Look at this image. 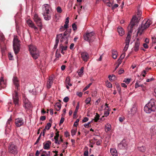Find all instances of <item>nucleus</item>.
Returning a JSON list of instances; mask_svg holds the SVG:
<instances>
[{
	"label": "nucleus",
	"mask_w": 156,
	"mask_h": 156,
	"mask_svg": "<svg viewBox=\"0 0 156 156\" xmlns=\"http://www.w3.org/2000/svg\"><path fill=\"white\" fill-rule=\"evenodd\" d=\"M145 22L144 23V21H143L141 25L139 27L137 34L141 35L144 30L149 27L152 23V21L150 19H148L146 21H145Z\"/></svg>",
	"instance_id": "nucleus-1"
},
{
	"label": "nucleus",
	"mask_w": 156,
	"mask_h": 156,
	"mask_svg": "<svg viewBox=\"0 0 156 156\" xmlns=\"http://www.w3.org/2000/svg\"><path fill=\"white\" fill-rule=\"evenodd\" d=\"M20 41L19 40L17 36H14L13 41V47L16 54L18 53L20 49Z\"/></svg>",
	"instance_id": "nucleus-2"
},
{
	"label": "nucleus",
	"mask_w": 156,
	"mask_h": 156,
	"mask_svg": "<svg viewBox=\"0 0 156 156\" xmlns=\"http://www.w3.org/2000/svg\"><path fill=\"white\" fill-rule=\"evenodd\" d=\"M8 151L9 153L15 155L18 154V152L17 146L13 144H9Z\"/></svg>",
	"instance_id": "nucleus-3"
},
{
	"label": "nucleus",
	"mask_w": 156,
	"mask_h": 156,
	"mask_svg": "<svg viewBox=\"0 0 156 156\" xmlns=\"http://www.w3.org/2000/svg\"><path fill=\"white\" fill-rule=\"evenodd\" d=\"M94 33L93 32L87 33L84 35V39L89 42H92L95 38Z\"/></svg>",
	"instance_id": "nucleus-4"
},
{
	"label": "nucleus",
	"mask_w": 156,
	"mask_h": 156,
	"mask_svg": "<svg viewBox=\"0 0 156 156\" xmlns=\"http://www.w3.org/2000/svg\"><path fill=\"white\" fill-rule=\"evenodd\" d=\"M13 100L14 104L16 106H18L19 105V98L18 96V94L16 90H15L14 93L13 94Z\"/></svg>",
	"instance_id": "nucleus-5"
},
{
	"label": "nucleus",
	"mask_w": 156,
	"mask_h": 156,
	"mask_svg": "<svg viewBox=\"0 0 156 156\" xmlns=\"http://www.w3.org/2000/svg\"><path fill=\"white\" fill-rule=\"evenodd\" d=\"M15 124L16 127H19L24 126V120L22 118H18L15 120Z\"/></svg>",
	"instance_id": "nucleus-6"
},
{
	"label": "nucleus",
	"mask_w": 156,
	"mask_h": 156,
	"mask_svg": "<svg viewBox=\"0 0 156 156\" xmlns=\"http://www.w3.org/2000/svg\"><path fill=\"white\" fill-rule=\"evenodd\" d=\"M12 81L14 85L15 86L16 89L17 90H20L19 85V80L18 78L16 76H14L12 78Z\"/></svg>",
	"instance_id": "nucleus-7"
},
{
	"label": "nucleus",
	"mask_w": 156,
	"mask_h": 156,
	"mask_svg": "<svg viewBox=\"0 0 156 156\" xmlns=\"http://www.w3.org/2000/svg\"><path fill=\"white\" fill-rule=\"evenodd\" d=\"M34 21L38 26L40 27H42V23L41 19L39 17L37 14H35L34 16Z\"/></svg>",
	"instance_id": "nucleus-8"
},
{
	"label": "nucleus",
	"mask_w": 156,
	"mask_h": 156,
	"mask_svg": "<svg viewBox=\"0 0 156 156\" xmlns=\"http://www.w3.org/2000/svg\"><path fill=\"white\" fill-rule=\"evenodd\" d=\"M155 101L154 100L151 99L146 105L149 106L151 109H152L155 111L156 109L155 105Z\"/></svg>",
	"instance_id": "nucleus-9"
},
{
	"label": "nucleus",
	"mask_w": 156,
	"mask_h": 156,
	"mask_svg": "<svg viewBox=\"0 0 156 156\" xmlns=\"http://www.w3.org/2000/svg\"><path fill=\"white\" fill-rule=\"evenodd\" d=\"M127 147V144L125 140H122L118 145V147L120 149L125 150Z\"/></svg>",
	"instance_id": "nucleus-10"
},
{
	"label": "nucleus",
	"mask_w": 156,
	"mask_h": 156,
	"mask_svg": "<svg viewBox=\"0 0 156 156\" xmlns=\"http://www.w3.org/2000/svg\"><path fill=\"white\" fill-rule=\"evenodd\" d=\"M23 101L24 104V107L25 108L29 109L31 106L30 102L25 97L23 98Z\"/></svg>",
	"instance_id": "nucleus-11"
},
{
	"label": "nucleus",
	"mask_w": 156,
	"mask_h": 156,
	"mask_svg": "<svg viewBox=\"0 0 156 156\" xmlns=\"http://www.w3.org/2000/svg\"><path fill=\"white\" fill-rule=\"evenodd\" d=\"M50 8V6L48 4H45L43 6L42 9L43 10V13H49Z\"/></svg>",
	"instance_id": "nucleus-12"
},
{
	"label": "nucleus",
	"mask_w": 156,
	"mask_h": 156,
	"mask_svg": "<svg viewBox=\"0 0 156 156\" xmlns=\"http://www.w3.org/2000/svg\"><path fill=\"white\" fill-rule=\"evenodd\" d=\"M81 57L83 61L87 62L89 58L88 54L86 52H83L81 53Z\"/></svg>",
	"instance_id": "nucleus-13"
},
{
	"label": "nucleus",
	"mask_w": 156,
	"mask_h": 156,
	"mask_svg": "<svg viewBox=\"0 0 156 156\" xmlns=\"http://www.w3.org/2000/svg\"><path fill=\"white\" fill-rule=\"evenodd\" d=\"M51 142L50 140L47 141L46 142L43 143V148L45 150H49L50 148Z\"/></svg>",
	"instance_id": "nucleus-14"
},
{
	"label": "nucleus",
	"mask_w": 156,
	"mask_h": 156,
	"mask_svg": "<svg viewBox=\"0 0 156 156\" xmlns=\"http://www.w3.org/2000/svg\"><path fill=\"white\" fill-rule=\"evenodd\" d=\"M40 52L38 50L35 51L30 54L32 57L35 59H37L40 56Z\"/></svg>",
	"instance_id": "nucleus-15"
},
{
	"label": "nucleus",
	"mask_w": 156,
	"mask_h": 156,
	"mask_svg": "<svg viewBox=\"0 0 156 156\" xmlns=\"http://www.w3.org/2000/svg\"><path fill=\"white\" fill-rule=\"evenodd\" d=\"M140 45V42L137 39L135 42V45L133 48V50L135 51H137L139 50Z\"/></svg>",
	"instance_id": "nucleus-16"
},
{
	"label": "nucleus",
	"mask_w": 156,
	"mask_h": 156,
	"mask_svg": "<svg viewBox=\"0 0 156 156\" xmlns=\"http://www.w3.org/2000/svg\"><path fill=\"white\" fill-rule=\"evenodd\" d=\"M29 49L30 54L34 52L35 51L38 50L36 46L32 44L29 45Z\"/></svg>",
	"instance_id": "nucleus-17"
},
{
	"label": "nucleus",
	"mask_w": 156,
	"mask_h": 156,
	"mask_svg": "<svg viewBox=\"0 0 156 156\" xmlns=\"http://www.w3.org/2000/svg\"><path fill=\"white\" fill-rule=\"evenodd\" d=\"M62 36V34H60L57 35L55 39V44L54 47V49H56V48H57L59 42V38Z\"/></svg>",
	"instance_id": "nucleus-18"
},
{
	"label": "nucleus",
	"mask_w": 156,
	"mask_h": 156,
	"mask_svg": "<svg viewBox=\"0 0 156 156\" xmlns=\"http://www.w3.org/2000/svg\"><path fill=\"white\" fill-rule=\"evenodd\" d=\"M65 85L67 88L68 89H69V86H72V84L70 82V79L69 77L66 78L65 81Z\"/></svg>",
	"instance_id": "nucleus-19"
},
{
	"label": "nucleus",
	"mask_w": 156,
	"mask_h": 156,
	"mask_svg": "<svg viewBox=\"0 0 156 156\" xmlns=\"http://www.w3.org/2000/svg\"><path fill=\"white\" fill-rule=\"evenodd\" d=\"M61 39H60V42H62V43L63 44H67L68 43V37L62 36H62L61 37Z\"/></svg>",
	"instance_id": "nucleus-20"
},
{
	"label": "nucleus",
	"mask_w": 156,
	"mask_h": 156,
	"mask_svg": "<svg viewBox=\"0 0 156 156\" xmlns=\"http://www.w3.org/2000/svg\"><path fill=\"white\" fill-rule=\"evenodd\" d=\"M144 111L147 113H150L154 111L152 109H151L149 106H147L146 105L144 107Z\"/></svg>",
	"instance_id": "nucleus-21"
},
{
	"label": "nucleus",
	"mask_w": 156,
	"mask_h": 156,
	"mask_svg": "<svg viewBox=\"0 0 156 156\" xmlns=\"http://www.w3.org/2000/svg\"><path fill=\"white\" fill-rule=\"evenodd\" d=\"M135 23L131 21L129 26V27L130 28V30L129 33H131L133 32V27L135 26Z\"/></svg>",
	"instance_id": "nucleus-22"
},
{
	"label": "nucleus",
	"mask_w": 156,
	"mask_h": 156,
	"mask_svg": "<svg viewBox=\"0 0 156 156\" xmlns=\"http://www.w3.org/2000/svg\"><path fill=\"white\" fill-rule=\"evenodd\" d=\"M117 31L119 34L120 36H122L124 34V31L123 29L121 27H119L117 28Z\"/></svg>",
	"instance_id": "nucleus-23"
},
{
	"label": "nucleus",
	"mask_w": 156,
	"mask_h": 156,
	"mask_svg": "<svg viewBox=\"0 0 156 156\" xmlns=\"http://www.w3.org/2000/svg\"><path fill=\"white\" fill-rule=\"evenodd\" d=\"M5 83L4 82L3 78L2 77L0 79V90L2 88L4 87V85H5Z\"/></svg>",
	"instance_id": "nucleus-24"
},
{
	"label": "nucleus",
	"mask_w": 156,
	"mask_h": 156,
	"mask_svg": "<svg viewBox=\"0 0 156 156\" xmlns=\"http://www.w3.org/2000/svg\"><path fill=\"white\" fill-rule=\"evenodd\" d=\"M131 33H128L127 37H126V40H125V43L126 44H129V43L130 42V40L131 39V35L130 34Z\"/></svg>",
	"instance_id": "nucleus-25"
},
{
	"label": "nucleus",
	"mask_w": 156,
	"mask_h": 156,
	"mask_svg": "<svg viewBox=\"0 0 156 156\" xmlns=\"http://www.w3.org/2000/svg\"><path fill=\"white\" fill-rule=\"evenodd\" d=\"M53 79L52 77H49L47 82V87L48 88H50L53 83Z\"/></svg>",
	"instance_id": "nucleus-26"
},
{
	"label": "nucleus",
	"mask_w": 156,
	"mask_h": 156,
	"mask_svg": "<svg viewBox=\"0 0 156 156\" xmlns=\"http://www.w3.org/2000/svg\"><path fill=\"white\" fill-rule=\"evenodd\" d=\"M110 153L112 156H118L117 150L113 148L110 149Z\"/></svg>",
	"instance_id": "nucleus-27"
},
{
	"label": "nucleus",
	"mask_w": 156,
	"mask_h": 156,
	"mask_svg": "<svg viewBox=\"0 0 156 156\" xmlns=\"http://www.w3.org/2000/svg\"><path fill=\"white\" fill-rule=\"evenodd\" d=\"M112 57L113 59H115L117 58L118 54L116 50H113L112 51Z\"/></svg>",
	"instance_id": "nucleus-28"
},
{
	"label": "nucleus",
	"mask_w": 156,
	"mask_h": 156,
	"mask_svg": "<svg viewBox=\"0 0 156 156\" xmlns=\"http://www.w3.org/2000/svg\"><path fill=\"white\" fill-rule=\"evenodd\" d=\"M27 23L28 26L32 28H33L35 26L33 22L30 20H27Z\"/></svg>",
	"instance_id": "nucleus-29"
},
{
	"label": "nucleus",
	"mask_w": 156,
	"mask_h": 156,
	"mask_svg": "<svg viewBox=\"0 0 156 156\" xmlns=\"http://www.w3.org/2000/svg\"><path fill=\"white\" fill-rule=\"evenodd\" d=\"M137 111V108L135 105H133L132 108H131L130 112L132 115H134L136 113Z\"/></svg>",
	"instance_id": "nucleus-30"
},
{
	"label": "nucleus",
	"mask_w": 156,
	"mask_h": 156,
	"mask_svg": "<svg viewBox=\"0 0 156 156\" xmlns=\"http://www.w3.org/2000/svg\"><path fill=\"white\" fill-rule=\"evenodd\" d=\"M55 108L57 111H59L61 108V105L59 103H57L55 105Z\"/></svg>",
	"instance_id": "nucleus-31"
},
{
	"label": "nucleus",
	"mask_w": 156,
	"mask_h": 156,
	"mask_svg": "<svg viewBox=\"0 0 156 156\" xmlns=\"http://www.w3.org/2000/svg\"><path fill=\"white\" fill-rule=\"evenodd\" d=\"M111 126L110 124L109 123L107 124L105 126V130L106 132L110 131L111 130Z\"/></svg>",
	"instance_id": "nucleus-32"
},
{
	"label": "nucleus",
	"mask_w": 156,
	"mask_h": 156,
	"mask_svg": "<svg viewBox=\"0 0 156 156\" xmlns=\"http://www.w3.org/2000/svg\"><path fill=\"white\" fill-rule=\"evenodd\" d=\"M49 13H43V15L44 17V19L46 20H49L51 19V16L48 15Z\"/></svg>",
	"instance_id": "nucleus-33"
},
{
	"label": "nucleus",
	"mask_w": 156,
	"mask_h": 156,
	"mask_svg": "<svg viewBox=\"0 0 156 156\" xmlns=\"http://www.w3.org/2000/svg\"><path fill=\"white\" fill-rule=\"evenodd\" d=\"M5 40L4 36L2 33H0V44L1 45L2 44V43Z\"/></svg>",
	"instance_id": "nucleus-34"
},
{
	"label": "nucleus",
	"mask_w": 156,
	"mask_h": 156,
	"mask_svg": "<svg viewBox=\"0 0 156 156\" xmlns=\"http://www.w3.org/2000/svg\"><path fill=\"white\" fill-rule=\"evenodd\" d=\"M65 44L62 43L60 44V47L62 50H66L67 49V46L66 45L64 46Z\"/></svg>",
	"instance_id": "nucleus-35"
},
{
	"label": "nucleus",
	"mask_w": 156,
	"mask_h": 156,
	"mask_svg": "<svg viewBox=\"0 0 156 156\" xmlns=\"http://www.w3.org/2000/svg\"><path fill=\"white\" fill-rule=\"evenodd\" d=\"M137 148L139 151L142 152H145L146 150V148L144 146L138 147Z\"/></svg>",
	"instance_id": "nucleus-36"
},
{
	"label": "nucleus",
	"mask_w": 156,
	"mask_h": 156,
	"mask_svg": "<svg viewBox=\"0 0 156 156\" xmlns=\"http://www.w3.org/2000/svg\"><path fill=\"white\" fill-rule=\"evenodd\" d=\"M151 136H154L156 134V129H151Z\"/></svg>",
	"instance_id": "nucleus-37"
},
{
	"label": "nucleus",
	"mask_w": 156,
	"mask_h": 156,
	"mask_svg": "<svg viewBox=\"0 0 156 156\" xmlns=\"http://www.w3.org/2000/svg\"><path fill=\"white\" fill-rule=\"evenodd\" d=\"M99 115L97 113H96L93 120L95 122H97L99 119Z\"/></svg>",
	"instance_id": "nucleus-38"
},
{
	"label": "nucleus",
	"mask_w": 156,
	"mask_h": 156,
	"mask_svg": "<svg viewBox=\"0 0 156 156\" xmlns=\"http://www.w3.org/2000/svg\"><path fill=\"white\" fill-rule=\"evenodd\" d=\"M110 109L108 108L107 110V111H105L104 113V115L106 117H107L109 114V112L110 111Z\"/></svg>",
	"instance_id": "nucleus-39"
},
{
	"label": "nucleus",
	"mask_w": 156,
	"mask_h": 156,
	"mask_svg": "<svg viewBox=\"0 0 156 156\" xmlns=\"http://www.w3.org/2000/svg\"><path fill=\"white\" fill-rule=\"evenodd\" d=\"M103 1L105 3L108 4V5L110 7L112 5V3L110 2V0H103Z\"/></svg>",
	"instance_id": "nucleus-40"
},
{
	"label": "nucleus",
	"mask_w": 156,
	"mask_h": 156,
	"mask_svg": "<svg viewBox=\"0 0 156 156\" xmlns=\"http://www.w3.org/2000/svg\"><path fill=\"white\" fill-rule=\"evenodd\" d=\"M137 18L136 16H133L131 20V22H132L136 23L137 21Z\"/></svg>",
	"instance_id": "nucleus-41"
},
{
	"label": "nucleus",
	"mask_w": 156,
	"mask_h": 156,
	"mask_svg": "<svg viewBox=\"0 0 156 156\" xmlns=\"http://www.w3.org/2000/svg\"><path fill=\"white\" fill-rule=\"evenodd\" d=\"M91 101V98L90 97H88L85 100V102L87 105L90 103Z\"/></svg>",
	"instance_id": "nucleus-42"
},
{
	"label": "nucleus",
	"mask_w": 156,
	"mask_h": 156,
	"mask_svg": "<svg viewBox=\"0 0 156 156\" xmlns=\"http://www.w3.org/2000/svg\"><path fill=\"white\" fill-rule=\"evenodd\" d=\"M51 124L50 123H48L46 125L45 128L47 130H49L51 127Z\"/></svg>",
	"instance_id": "nucleus-43"
},
{
	"label": "nucleus",
	"mask_w": 156,
	"mask_h": 156,
	"mask_svg": "<svg viewBox=\"0 0 156 156\" xmlns=\"http://www.w3.org/2000/svg\"><path fill=\"white\" fill-rule=\"evenodd\" d=\"M83 68L82 67L78 72V75L80 76L83 73Z\"/></svg>",
	"instance_id": "nucleus-44"
},
{
	"label": "nucleus",
	"mask_w": 156,
	"mask_h": 156,
	"mask_svg": "<svg viewBox=\"0 0 156 156\" xmlns=\"http://www.w3.org/2000/svg\"><path fill=\"white\" fill-rule=\"evenodd\" d=\"M130 81V79L129 78L125 79L123 80V82L128 84Z\"/></svg>",
	"instance_id": "nucleus-45"
},
{
	"label": "nucleus",
	"mask_w": 156,
	"mask_h": 156,
	"mask_svg": "<svg viewBox=\"0 0 156 156\" xmlns=\"http://www.w3.org/2000/svg\"><path fill=\"white\" fill-rule=\"evenodd\" d=\"M113 77H115V76L114 75H109L108 76V78L109 79V80H110L111 81L113 80L114 79H112V78Z\"/></svg>",
	"instance_id": "nucleus-46"
},
{
	"label": "nucleus",
	"mask_w": 156,
	"mask_h": 156,
	"mask_svg": "<svg viewBox=\"0 0 156 156\" xmlns=\"http://www.w3.org/2000/svg\"><path fill=\"white\" fill-rule=\"evenodd\" d=\"M56 10H57V11L59 13H61L62 12V10L61 8L59 6H58L57 7Z\"/></svg>",
	"instance_id": "nucleus-47"
},
{
	"label": "nucleus",
	"mask_w": 156,
	"mask_h": 156,
	"mask_svg": "<svg viewBox=\"0 0 156 156\" xmlns=\"http://www.w3.org/2000/svg\"><path fill=\"white\" fill-rule=\"evenodd\" d=\"M69 35L70 34L68 33L67 32V31H66L64 32V34L62 36L66 37H68L69 36Z\"/></svg>",
	"instance_id": "nucleus-48"
},
{
	"label": "nucleus",
	"mask_w": 156,
	"mask_h": 156,
	"mask_svg": "<svg viewBox=\"0 0 156 156\" xmlns=\"http://www.w3.org/2000/svg\"><path fill=\"white\" fill-rule=\"evenodd\" d=\"M41 134H42V133H41L39 136L38 137V138L36 142H35V144H37L39 142V141L40 140V139H41Z\"/></svg>",
	"instance_id": "nucleus-49"
},
{
	"label": "nucleus",
	"mask_w": 156,
	"mask_h": 156,
	"mask_svg": "<svg viewBox=\"0 0 156 156\" xmlns=\"http://www.w3.org/2000/svg\"><path fill=\"white\" fill-rule=\"evenodd\" d=\"M106 86L108 88H112V85L111 83L107 82L106 83Z\"/></svg>",
	"instance_id": "nucleus-50"
},
{
	"label": "nucleus",
	"mask_w": 156,
	"mask_h": 156,
	"mask_svg": "<svg viewBox=\"0 0 156 156\" xmlns=\"http://www.w3.org/2000/svg\"><path fill=\"white\" fill-rule=\"evenodd\" d=\"M129 46V44H126V45L123 49V51H126L128 49Z\"/></svg>",
	"instance_id": "nucleus-51"
},
{
	"label": "nucleus",
	"mask_w": 156,
	"mask_h": 156,
	"mask_svg": "<svg viewBox=\"0 0 156 156\" xmlns=\"http://www.w3.org/2000/svg\"><path fill=\"white\" fill-rule=\"evenodd\" d=\"M92 84L91 83H90L87 86H86L83 89V91H85L87 90L90 86Z\"/></svg>",
	"instance_id": "nucleus-52"
},
{
	"label": "nucleus",
	"mask_w": 156,
	"mask_h": 156,
	"mask_svg": "<svg viewBox=\"0 0 156 156\" xmlns=\"http://www.w3.org/2000/svg\"><path fill=\"white\" fill-rule=\"evenodd\" d=\"M143 86V85H139L138 83L136 82V83L135 84V88H136L140 87H142Z\"/></svg>",
	"instance_id": "nucleus-53"
},
{
	"label": "nucleus",
	"mask_w": 156,
	"mask_h": 156,
	"mask_svg": "<svg viewBox=\"0 0 156 156\" xmlns=\"http://www.w3.org/2000/svg\"><path fill=\"white\" fill-rule=\"evenodd\" d=\"M126 53H125L124 52L123 53H122L120 56L119 58V59H121V60H122L123 58H124L125 56Z\"/></svg>",
	"instance_id": "nucleus-54"
},
{
	"label": "nucleus",
	"mask_w": 156,
	"mask_h": 156,
	"mask_svg": "<svg viewBox=\"0 0 156 156\" xmlns=\"http://www.w3.org/2000/svg\"><path fill=\"white\" fill-rule=\"evenodd\" d=\"M76 133V131L74 129H72L71 131V135L72 136H73L74 135H75Z\"/></svg>",
	"instance_id": "nucleus-55"
},
{
	"label": "nucleus",
	"mask_w": 156,
	"mask_h": 156,
	"mask_svg": "<svg viewBox=\"0 0 156 156\" xmlns=\"http://www.w3.org/2000/svg\"><path fill=\"white\" fill-rule=\"evenodd\" d=\"M12 118L11 117H10L8 119L7 122V125H10V123L12 121Z\"/></svg>",
	"instance_id": "nucleus-56"
},
{
	"label": "nucleus",
	"mask_w": 156,
	"mask_h": 156,
	"mask_svg": "<svg viewBox=\"0 0 156 156\" xmlns=\"http://www.w3.org/2000/svg\"><path fill=\"white\" fill-rule=\"evenodd\" d=\"M152 42L154 43H156V37H151Z\"/></svg>",
	"instance_id": "nucleus-57"
},
{
	"label": "nucleus",
	"mask_w": 156,
	"mask_h": 156,
	"mask_svg": "<svg viewBox=\"0 0 156 156\" xmlns=\"http://www.w3.org/2000/svg\"><path fill=\"white\" fill-rule=\"evenodd\" d=\"M69 99L68 97H66L63 99V101L65 102H68Z\"/></svg>",
	"instance_id": "nucleus-58"
},
{
	"label": "nucleus",
	"mask_w": 156,
	"mask_h": 156,
	"mask_svg": "<svg viewBox=\"0 0 156 156\" xmlns=\"http://www.w3.org/2000/svg\"><path fill=\"white\" fill-rule=\"evenodd\" d=\"M97 92L96 91H94L92 93V96L93 97H96L97 96Z\"/></svg>",
	"instance_id": "nucleus-59"
},
{
	"label": "nucleus",
	"mask_w": 156,
	"mask_h": 156,
	"mask_svg": "<svg viewBox=\"0 0 156 156\" xmlns=\"http://www.w3.org/2000/svg\"><path fill=\"white\" fill-rule=\"evenodd\" d=\"M79 121V119H77L74 123V126H77L78 125V122Z\"/></svg>",
	"instance_id": "nucleus-60"
},
{
	"label": "nucleus",
	"mask_w": 156,
	"mask_h": 156,
	"mask_svg": "<svg viewBox=\"0 0 156 156\" xmlns=\"http://www.w3.org/2000/svg\"><path fill=\"white\" fill-rule=\"evenodd\" d=\"M92 121H91V122H89L87 123H85L84 125V126L85 127H88L89 126V125L91 123V122Z\"/></svg>",
	"instance_id": "nucleus-61"
},
{
	"label": "nucleus",
	"mask_w": 156,
	"mask_h": 156,
	"mask_svg": "<svg viewBox=\"0 0 156 156\" xmlns=\"http://www.w3.org/2000/svg\"><path fill=\"white\" fill-rule=\"evenodd\" d=\"M72 28L73 30H76L77 29L75 23H73L72 24Z\"/></svg>",
	"instance_id": "nucleus-62"
},
{
	"label": "nucleus",
	"mask_w": 156,
	"mask_h": 156,
	"mask_svg": "<svg viewBox=\"0 0 156 156\" xmlns=\"http://www.w3.org/2000/svg\"><path fill=\"white\" fill-rule=\"evenodd\" d=\"M89 120V119L87 117H85L84 118V119L82 120V122H86L87 121Z\"/></svg>",
	"instance_id": "nucleus-63"
},
{
	"label": "nucleus",
	"mask_w": 156,
	"mask_h": 156,
	"mask_svg": "<svg viewBox=\"0 0 156 156\" xmlns=\"http://www.w3.org/2000/svg\"><path fill=\"white\" fill-rule=\"evenodd\" d=\"M124 72V70L122 69H121L118 71V73L119 74H121Z\"/></svg>",
	"instance_id": "nucleus-64"
}]
</instances>
